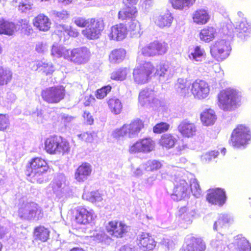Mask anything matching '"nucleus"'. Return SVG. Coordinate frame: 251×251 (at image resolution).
Instances as JSON below:
<instances>
[{
    "label": "nucleus",
    "mask_w": 251,
    "mask_h": 251,
    "mask_svg": "<svg viewBox=\"0 0 251 251\" xmlns=\"http://www.w3.org/2000/svg\"><path fill=\"white\" fill-rule=\"evenodd\" d=\"M77 136L79 139L90 143L96 140L98 137L97 133L95 131L91 132H84L80 134H78Z\"/></svg>",
    "instance_id": "54"
},
{
    "label": "nucleus",
    "mask_w": 251,
    "mask_h": 251,
    "mask_svg": "<svg viewBox=\"0 0 251 251\" xmlns=\"http://www.w3.org/2000/svg\"><path fill=\"white\" fill-rule=\"evenodd\" d=\"M217 119L215 112L211 109L204 110L201 114V120L205 126L213 125Z\"/></svg>",
    "instance_id": "35"
},
{
    "label": "nucleus",
    "mask_w": 251,
    "mask_h": 251,
    "mask_svg": "<svg viewBox=\"0 0 251 251\" xmlns=\"http://www.w3.org/2000/svg\"><path fill=\"white\" fill-rule=\"evenodd\" d=\"M91 20V19H86L81 17H75L73 19V22L76 25L80 27H86Z\"/></svg>",
    "instance_id": "59"
},
{
    "label": "nucleus",
    "mask_w": 251,
    "mask_h": 251,
    "mask_svg": "<svg viewBox=\"0 0 251 251\" xmlns=\"http://www.w3.org/2000/svg\"><path fill=\"white\" fill-rule=\"evenodd\" d=\"M177 141V138L175 135L170 133H166L161 136L159 144L163 148L170 149L174 147Z\"/></svg>",
    "instance_id": "36"
},
{
    "label": "nucleus",
    "mask_w": 251,
    "mask_h": 251,
    "mask_svg": "<svg viewBox=\"0 0 251 251\" xmlns=\"http://www.w3.org/2000/svg\"><path fill=\"white\" fill-rule=\"evenodd\" d=\"M105 229L109 235L116 237H122L127 232L128 227L122 222L113 221L108 223Z\"/></svg>",
    "instance_id": "18"
},
{
    "label": "nucleus",
    "mask_w": 251,
    "mask_h": 251,
    "mask_svg": "<svg viewBox=\"0 0 251 251\" xmlns=\"http://www.w3.org/2000/svg\"><path fill=\"white\" fill-rule=\"evenodd\" d=\"M33 24L39 30L47 31L50 27L51 22L47 16L41 14L33 19Z\"/></svg>",
    "instance_id": "28"
},
{
    "label": "nucleus",
    "mask_w": 251,
    "mask_h": 251,
    "mask_svg": "<svg viewBox=\"0 0 251 251\" xmlns=\"http://www.w3.org/2000/svg\"><path fill=\"white\" fill-rule=\"evenodd\" d=\"M45 149L50 154L60 155L68 153L70 150L69 142L61 136H51L45 142Z\"/></svg>",
    "instance_id": "3"
},
{
    "label": "nucleus",
    "mask_w": 251,
    "mask_h": 251,
    "mask_svg": "<svg viewBox=\"0 0 251 251\" xmlns=\"http://www.w3.org/2000/svg\"><path fill=\"white\" fill-rule=\"evenodd\" d=\"M155 147V142L151 138L147 137L139 139L130 145L128 151L130 153H148L153 151Z\"/></svg>",
    "instance_id": "11"
},
{
    "label": "nucleus",
    "mask_w": 251,
    "mask_h": 251,
    "mask_svg": "<svg viewBox=\"0 0 251 251\" xmlns=\"http://www.w3.org/2000/svg\"><path fill=\"white\" fill-rule=\"evenodd\" d=\"M154 48L155 55H159L165 54L167 50V44L165 42L154 41L152 42Z\"/></svg>",
    "instance_id": "51"
},
{
    "label": "nucleus",
    "mask_w": 251,
    "mask_h": 251,
    "mask_svg": "<svg viewBox=\"0 0 251 251\" xmlns=\"http://www.w3.org/2000/svg\"><path fill=\"white\" fill-rule=\"evenodd\" d=\"M111 90V87L110 85L103 86L97 90L95 94L96 97L98 99H102L107 95Z\"/></svg>",
    "instance_id": "58"
},
{
    "label": "nucleus",
    "mask_w": 251,
    "mask_h": 251,
    "mask_svg": "<svg viewBox=\"0 0 251 251\" xmlns=\"http://www.w3.org/2000/svg\"><path fill=\"white\" fill-rule=\"evenodd\" d=\"M43 99L49 103H56L63 100L65 96V88L57 86L46 88L42 91Z\"/></svg>",
    "instance_id": "9"
},
{
    "label": "nucleus",
    "mask_w": 251,
    "mask_h": 251,
    "mask_svg": "<svg viewBox=\"0 0 251 251\" xmlns=\"http://www.w3.org/2000/svg\"><path fill=\"white\" fill-rule=\"evenodd\" d=\"M235 244L237 245L240 251H251V246L249 241L242 235L235 237Z\"/></svg>",
    "instance_id": "41"
},
{
    "label": "nucleus",
    "mask_w": 251,
    "mask_h": 251,
    "mask_svg": "<svg viewBox=\"0 0 251 251\" xmlns=\"http://www.w3.org/2000/svg\"><path fill=\"white\" fill-rule=\"evenodd\" d=\"M179 132L185 137H191L195 135L197 127L195 124L187 120H183L180 122L177 127Z\"/></svg>",
    "instance_id": "21"
},
{
    "label": "nucleus",
    "mask_w": 251,
    "mask_h": 251,
    "mask_svg": "<svg viewBox=\"0 0 251 251\" xmlns=\"http://www.w3.org/2000/svg\"><path fill=\"white\" fill-rule=\"evenodd\" d=\"M12 77V73L9 69L0 67V86L9 83Z\"/></svg>",
    "instance_id": "42"
},
{
    "label": "nucleus",
    "mask_w": 251,
    "mask_h": 251,
    "mask_svg": "<svg viewBox=\"0 0 251 251\" xmlns=\"http://www.w3.org/2000/svg\"><path fill=\"white\" fill-rule=\"evenodd\" d=\"M66 178L63 174L56 176L51 181L49 188H51L53 193L58 198L65 196L69 191V187L66 184Z\"/></svg>",
    "instance_id": "14"
},
{
    "label": "nucleus",
    "mask_w": 251,
    "mask_h": 251,
    "mask_svg": "<svg viewBox=\"0 0 251 251\" xmlns=\"http://www.w3.org/2000/svg\"><path fill=\"white\" fill-rule=\"evenodd\" d=\"M68 60L77 65H84L90 60L91 53L88 48L82 47L70 50Z\"/></svg>",
    "instance_id": "10"
},
{
    "label": "nucleus",
    "mask_w": 251,
    "mask_h": 251,
    "mask_svg": "<svg viewBox=\"0 0 251 251\" xmlns=\"http://www.w3.org/2000/svg\"><path fill=\"white\" fill-rule=\"evenodd\" d=\"M170 125L164 122L156 124L153 128V131L155 133H160L166 131L169 128Z\"/></svg>",
    "instance_id": "61"
},
{
    "label": "nucleus",
    "mask_w": 251,
    "mask_h": 251,
    "mask_svg": "<svg viewBox=\"0 0 251 251\" xmlns=\"http://www.w3.org/2000/svg\"><path fill=\"white\" fill-rule=\"evenodd\" d=\"M91 172V165L87 163H83L76 170L75 179L78 182H83L90 176Z\"/></svg>",
    "instance_id": "26"
},
{
    "label": "nucleus",
    "mask_w": 251,
    "mask_h": 251,
    "mask_svg": "<svg viewBox=\"0 0 251 251\" xmlns=\"http://www.w3.org/2000/svg\"><path fill=\"white\" fill-rule=\"evenodd\" d=\"M137 12V9L135 7L127 6L126 8L120 11L118 13L119 18L122 20L130 18L134 16Z\"/></svg>",
    "instance_id": "43"
},
{
    "label": "nucleus",
    "mask_w": 251,
    "mask_h": 251,
    "mask_svg": "<svg viewBox=\"0 0 251 251\" xmlns=\"http://www.w3.org/2000/svg\"><path fill=\"white\" fill-rule=\"evenodd\" d=\"M138 244L144 251L152 250L155 246L154 240L146 232H142L137 238Z\"/></svg>",
    "instance_id": "23"
},
{
    "label": "nucleus",
    "mask_w": 251,
    "mask_h": 251,
    "mask_svg": "<svg viewBox=\"0 0 251 251\" xmlns=\"http://www.w3.org/2000/svg\"><path fill=\"white\" fill-rule=\"evenodd\" d=\"M251 139V133L250 128L245 125H238L232 131L230 144L234 148H245L249 144Z\"/></svg>",
    "instance_id": "4"
},
{
    "label": "nucleus",
    "mask_w": 251,
    "mask_h": 251,
    "mask_svg": "<svg viewBox=\"0 0 251 251\" xmlns=\"http://www.w3.org/2000/svg\"><path fill=\"white\" fill-rule=\"evenodd\" d=\"M210 245L216 251H228L225 238L220 233H217L216 237L211 240Z\"/></svg>",
    "instance_id": "31"
},
{
    "label": "nucleus",
    "mask_w": 251,
    "mask_h": 251,
    "mask_svg": "<svg viewBox=\"0 0 251 251\" xmlns=\"http://www.w3.org/2000/svg\"><path fill=\"white\" fill-rule=\"evenodd\" d=\"M48 49L47 44L43 42H37L35 47V50L39 53H44L48 50Z\"/></svg>",
    "instance_id": "62"
},
{
    "label": "nucleus",
    "mask_w": 251,
    "mask_h": 251,
    "mask_svg": "<svg viewBox=\"0 0 251 251\" xmlns=\"http://www.w3.org/2000/svg\"><path fill=\"white\" fill-rule=\"evenodd\" d=\"M218 155V152L211 151L206 152L201 156V160L204 163H208L213 159L215 158Z\"/></svg>",
    "instance_id": "60"
},
{
    "label": "nucleus",
    "mask_w": 251,
    "mask_h": 251,
    "mask_svg": "<svg viewBox=\"0 0 251 251\" xmlns=\"http://www.w3.org/2000/svg\"><path fill=\"white\" fill-rule=\"evenodd\" d=\"M205 55V52L204 49L200 46H197L192 50L189 55V57L192 61L201 62Z\"/></svg>",
    "instance_id": "40"
},
{
    "label": "nucleus",
    "mask_w": 251,
    "mask_h": 251,
    "mask_svg": "<svg viewBox=\"0 0 251 251\" xmlns=\"http://www.w3.org/2000/svg\"><path fill=\"white\" fill-rule=\"evenodd\" d=\"M154 70V67L149 62H145L142 65L137 66L134 70L133 75L134 81L138 84L147 82L150 75Z\"/></svg>",
    "instance_id": "13"
},
{
    "label": "nucleus",
    "mask_w": 251,
    "mask_h": 251,
    "mask_svg": "<svg viewBox=\"0 0 251 251\" xmlns=\"http://www.w3.org/2000/svg\"><path fill=\"white\" fill-rule=\"evenodd\" d=\"M217 98V104L221 110L231 111L240 105L242 96L237 90L228 88L221 91Z\"/></svg>",
    "instance_id": "1"
},
{
    "label": "nucleus",
    "mask_w": 251,
    "mask_h": 251,
    "mask_svg": "<svg viewBox=\"0 0 251 251\" xmlns=\"http://www.w3.org/2000/svg\"><path fill=\"white\" fill-rule=\"evenodd\" d=\"M34 234L36 238L42 241L45 242L49 238L50 231L48 229L44 226H40L35 229Z\"/></svg>",
    "instance_id": "47"
},
{
    "label": "nucleus",
    "mask_w": 251,
    "mask_h": 251,
    "mask_svg": "<svg viewBox=\"0 0 251 251\" xmlns=\"http://www.w3.org/2000/svg\"><path fill=\"white\" fill-rule=\"evenodd\" d=\"M9 116L6 114H0V131H5L9 128Z\"/></svg>",
    "instance_id": "56"
},
{
    "label": "nucleus",
    "mask_w": 251,
    "mask_h": 251,
    "mask_svg": "<svg viewBox=\"0 0 251 251\" xmlns=\"http://www.w3.org/2000/svg\"><path fill=\"white\" fill-rule=\"evenodd\" d=\"M96 217L93 210L87 209L83 206L77 208L75 219L80 224H87L93 221Z\"/></svg>",
    "instance_id": "19"
},
{
    "label": "nucleus",
    "mask_w": 251,
    "mask_h": 251,
    "mask_svg": "<svg viewBox=\"0 0 251 251\" xmlns=\"http://www.w3.org/2000/svg\"><path fill=\"white\" fill-rule=\"evenodd\" d=\"M104 24L100 19L91 18L87 26L81 31L82 34L89 40H96L100 37L104 29Z\"/></svg>",
    "instance_id": "8"
},
{
    "label": "nucleus",
    "mask_w": 251,
    "mask_h": 251,
    "mask_svg": "<svg viewBox=\"0 0 251 251\" xmlns=\"http://www.w3.org/2000/svg\"><path fill=\"white\" fill-rule=\"evenodd\" d=\"M235 27L238 37L244 39L250 33L251 25L246 18H243L240 21L236 23Z\"/></svg>",
    "instance_id": "24"
},
{
    "label": "nucleus",
    "mask_w": 251,
    "mask_h": 251,
    "mask_svg": "<svg viewBox=\"0 0 251 251\" xmlns=\"http://www.w3.org/2000/svg\"><path fill=\"white\" fill-rule=\"evenodd\" d=\"M217 35V30L212 26H206L201 30L199 33L200 40L205 43L212 41Z\"/></svg>",
    "instance_id": "34"
},
{
    "label": "nucleus",
    "mask_w": 251,
    "mask_h": 251,
    "mask_svg": "<svg viewBox=\"0 0 251 251\" xmlns=\"http://www.w3.org/2000/svg\"><path fill=\"white\" fill-rule=\"evenodd\" d=\"M129 70L126 68H120L113 71L110 75V78L116 81H123L126 78Z\"/></svg>",
    "instance_id": "45"
},
{
    "label": "nucleus",
    "mask_w": 251,
    "mask_h": 251,
    "mask_svg": "<svg viewBox=\"0 0 251 251\" xmlns=\"http://www.w3.org/2000/svg\"><path fill=\"white\" fill-rule=\"evenodd\" d=\"M126 54V51L123 49L114 50L109 55V61L112 64L119 63L124 60Z\"/></svg>",
    "instance_id": "38"
},
{
    "label": "nucleus",
    "mask_w": 251,
    "mask_h": 251,
    "mask_svg": "<svg viewBox=\"0 0 251 251\" xmlns=\"http://www.w3.org/2000/svg\"><path fill=\"white\" fill-rule=\"evenodd\" d=\"M174 188L171 198L175 201H180L186 197L190 193L189 185L185 177H176L174 182Z\"/></svg>",
    "instance_id": "12"
},
{
    "label": "nucleus",
    "mask_w": 251,
    "mask_h": 251,
    "mask_svg": "<svg viewBox=\"0 0 251 251\" xmlns=\"http://www.w3.org/2000/svg\"><path fill=\"white\" fill-rule=\"evenodd\" d=\"M196 0H168L172 8L179 11L187 10L191 7Z\"/></svg>",
    "instance_id": "33"
},
{
    "label": "nucleus",
    "mask_w": 251,
    "mask_h": 251,
    "mask_svg": "<svg viewBox=\"0 0 251 251\" xmlns=\"http://www.w3.org/2000/svg\"><path fill=\"white\" fill-rule=\"evenodd\" d=\"M20 24L22 29H25L28 34H30L32 31V28L29 24V22L27 20H21Z\"/></svg>",
    "instance_id": "63"
},
{
    "label": "nucleus",
    "mask_w": 251,
    "mask_h": 251,
    "mask_svg": "<svg viewBox=\"0 0 251 251\" xmlns=\"http://www.w3.org/2000/svg\"><path fill=\"white\" fill-rule=\"evenodd\" d=\"M209 65L211 68L209 69V72H214L216 74V77L218 78H222L224 76V72L221 70L220 65L218 63H213L210 62L206 63Z\"/></svg>",
    "instance_id": "55"
},
{
    "label": "nucleus",
    "mask_w": 251,
    "mask_h": 251,
    "mask_svg": "<svg viewBox=\"0 0 251 251\" xmlns=\"http://www.w3.org/2000/svg\"><path fill=\"white\" fill-rule=\"evenodd\" d=\"M144 126L142 120L136 119L129 124H125L121 127L115 129L113 132V136L117 139L124 137L135 138L138 136Z\"/></svg>",
    "instance_id": "6"
},
{
    "label": "nucleus",
    "mask_w": 251,
    "mask_h": 251,
    "mask_svg": "<svg viewBox=\"0 0 251 251\" xmlns=\"http://www.w3.org/2000/svg\"><path fill=\"white\" fill-rule=\"evenodd\" d=\"M70 49H67L64 47L57 44L54 43L51 49V55L54 57H63L68 60L69 58Z\"/></svg>",
    "instance_id": "32"
},
{
    "label": "nucleus",
    "mask_w": 251,
    "mask_h": 251,
    "mask_svg": "<svg viewBox=\"0 0 251 251\" xmlns=\"http://www.w3.org/2000/svg\"><path fill=\"white\" fill-rule=\"evenodd\" d=\"M162 167V163L157 160H149L143 164L144 170L147 172L156 171Z\"/></svg>",
    "instance_id": "44"
},
{
    "label": "nucleus",
    "mask_w": 251,
    "mask_h": 251,
    "mask_svg": "<svg viewBox=\"0 0 251 251\" xmlns=\"http://www.w3.org/2000/svg\"><path fill=\"white\" fill-rule=\"evenodd\" d=\"M61 116V122L65 126L68 125L74 119V117L66 114H62Z\"/></svg>",
    "instance_id": "64"
},
{
    "label": "nucleus",
    "mask_w": 251,
    "mask_h": 251,
    "mask_svg": "<svg viewBox=\"0 0 251 251\" xmlns=\"http://www.w3.org/2000/svg\"><path fill=\"white\" fill-rule=\"evenodd\" d=\"M43 215L42 208L35 202L23 201L18 205V216L22 220L38 221L41 219Z\"/></svg>",
    "instance_id": "2"
},
{
    "label": "nucleus",
    "mask_w": 251,
    "mask_h": 251,
    "mask_svg": "<svg viewBox=\"0 0 251 251\" xmlns=\"http://www.w3.org/2000/svg\"><path fill=\"white\" fill-rule=\"evenodd\" d=\"M18 9L22 13H27L32 9L33 3L32 0H16Z\"/></svg>",
    "instance_id": "46"
},
{
    "label": "nucleus",
    "mask_w": 251,
    "mask_h": 251,
    "mask_svg": "<svg viewBox=\"0 0 251 251\" xmlns=\"http://www.w3.org/2000/svg\"><path fill=\"white\" fill-rule=\"evenodd\" d=\"M155 75L162 83L168 81L173 75V72L168 65L160 64L156 68Z\"/></svg>",
    "instance_id": "27"
},
{
    "label": "nucleus",
    "mask_w": 251,
    "mask_h": 251,
    "mask_svg": "<svg viewBox=\"0 0 251 251\" xmlns=\"http://www.w3.org/2000/svg\"><path fill=\"white\" fill-rule=\"evenodd\" d=\"M58 31L65 32L70 36L76 37L79 34L78 30L71 26L60 25L58 27Z\"/></svg>",
    "instance_id": "52"
},
{
    "label": "nucleus",
    "mask_w": 251,
    "mask_h": 251,
    "mask_svg": "<svg viewBox=\"0 0 251 251\" xmlns=\"http://www.w3.org/2000/svg\"><path fill=\"white\" fill-rule=\"evenodd\" d=\"M194 214L193 210L188 211L186 207H183L179 211V217L187 224H190L192 222Z\"/></svg>",
    "instance_id": "48"
},
{
    "label": "nucleus",
    "mask_w": 251,
    "mask_h": 251,
    "mask_svg": "<svg viewBox=\"0 0 251 251\" xmlns=\"http://www.w3.org/2000/svg\"><path fill=\"white\" fill-rule=\"evenodd\" d=\"M107 103L111 113L115 115L121 113L123 109V104L119 99L112 98L109 99Z\"/></svg>",
    "instance_id": "39"
},
{
    "label": "nucleus",
    "mask_w": 251,
    "mask_h": 251,
    "mask_svg": "<svg viewBox=\"0 0 251 251\" xmlns=\"http://www.w3.org/2000/svg\"><path fill=\"white\" fill-rule=\"evenodd\" d=\"M90 238L96 243H108L110 240L109 236L105 233L101 227L96 228L90 232Z\"/></svg>",
    "instance_id": "30"
},
{
    "label": "nucleus",
    "mask_w": 251,
    "mask_h": 251,
    "mask_svg": "<svg viewBox=\"0 0 251 251\" xmlns=\"http://www.w3.org/2000/svg\"><path fill=\"white\" fill-rule=\"evenodd\" d=\"M138 100L141 106L148 109L156 106L158 102V100L154 98L153 92L148 89H144L140 92Z\"/></svg>",
    "instance_id": "16"
},
{
    "label": "nucleus",
    "mask_w": 251,
    "mask_h": 251,
    "mask_svg": "<svg viewBox=\"0 0 251 251\" xmlns=\"http://www.w3.org/2000/svg\"><path fill=\"white\" fill-rule=\"evenodd\" d=\"M129 30L133 34L140 36L141 35L140 23L138 21L132 20L129 24Z\"/></svg>",
    "instance_id": "57"
},
{
    "label": "nucleus",
    "mask_w": 251,
    "mask_h": 251,
    "mask_svg": "<svg viewBox=\"0 0 251 251\" xmlns=\"http://www.w3.org/2000/svg\"><path fill=\"white\" fill-rule=\"evenodd\" d=\"M175 87L177 92L182 96H185L188 93L186 80L183 78H178Z\"/></svg>",
    "instance_id": "50"
},
{
    "label": "nucleus",
    "mask_w": 251,
    "mask_h": 251,
    "mask_svg": "<svg viewBox=\"0 0 251 251\" xmlns=\"http://www.w3.org/2000/svg\"><path fill=\"white\" fill-rule=\"evenodd\" d=\"M226 199L225 191L221 188L209 189L206 195V200L209 203L221 206Z\"/></svg>",
    "instance_id": "17"
},
{
    "label": "nucleus",
    "mask_w": 251,
    "mask_h": 251,
    "mask_svg": "<svg viewBox=\"0 0 251 251\" xmlns=\"http://www.w3.org/2000/svg\"><path fill=\"white\" fill-rule=\"evenodd\" d=\"M211 56L218 61H221L226 58L231 50L230 43L225 39H219L210 47Z\"/></svg>",
    "instance_id": "7"
},
{
    "label": "nucleus",
    "mask_w": 251,
    "mask_h": 251,
    "mask_svg": "<svg viewBox=\"0 0 251 251\" xmlns=\"http://www.w3.org/2000/svg\"><path fill=\"white\" fill-rule=\"evenodd\" d=\"M141 55L147 57L155 56L152 42L143 47L140 51H139V54L137 59V61H140Z\"/></svg>",
    "instance_id": "49"
},
{
    "label": "nucleus",
    "mask_w": 251,
    "mask_h": 251,
    "mask_svg": "<svg viewBox=\"0 0 251 251\" xmlns=\"http://www.w3.org/2000/svg\"><path fill=\"white\" fill-rule=\"evenodd\" d=\"M48 170L47 162L41 158H35L32 159L29 165L27 166L26 174L33 178L39 183L44 180V175Z\"/></svg>",
    "instance_id": "5"
},
{
    "label": "nucleus",
    "mask_w": 251,
    "mask_h": 251,
    "mask_svg": "<svg viewBox=\"0 0 251 251\" xmlns=\"http://www.w3.org/2000/svg\"><path fill=\"white\" fill-rule=\"evenodd\" d=\"M210 18L209 12L204 8L199 9L195 11L192 14L194 23L199 25H204L208 23Z\"/></svg>",
    "instance_id": "29"
},
{
    "label": "nucleus",
    "mask_w": 251,
    "mask_h": 251,
    "mask_svg": "<svg viewBox=\"0 0 251 251\" xmlns=\"http://www.w3.org/2000/svg\"><path fill=\"white\" fill-rule=\"evenodd\" d=\"M191 92L195 98L202 100L208 96L210 87L206 81L197 79L191 84Z\"/></svg>",
    "instance_id": "15"
},
{
    "label": "nucleus",
    "mask_w": 251,
    "mask_h": 251,
    "mask_svg": "<svg viewBox=\"0 0 251 251\" xmlns=\"http://www.w3.org/2000/svg\"><path fill=\"white\" fill-rule=\"evenodd\" d=\"M127 29L126 25L123 24H117L110 28L108 35L110 39L115 41H122L127 34Z\"/></svg>",
    "instance_id": "20"
},
{
    "label": "nucleus",
    "mask_w": 251,
    "mask_h": 251,
    "mask_svg": "<svg viewBox=\"0 0 251 251\" xmlns=\"http://www.w3.org/2000/svg\"><path fill=\"white\" fill-rule=\"evenodd\" d=\"M82 198L98 206H102L104 205L105 201L103 198V195L99 191L86 192L84 191L82 195Z\"/></svg>",
    "instance_id": "25"
},
{
    "label": "nucleus",
    "mask_w": 251,
    "mask_h": 251,
    "mask_svg": "<svg viewBox=\"0 0 251 251\" xmlns=\"http://www.w3.org/2000/svg\"><path fill=\"white\" fill-rule=\"evenodd\" d=\"M173 19L172 13L167 11L166 13L154 16L153 21L157 26L163 28L170 27Z\"/></svg>",
    "instance_id": "22"
},
{
    "label": "nucleus",
    "mask_w": 251,
    "mask_h": 251,
    "mask_svg": "<svg viewBox=\"0 0 251 251\" xmlns=\"http://www.w3.org/2000/svg\"><path fill=\"white\" fill-rule=\"evenodd\" d=\"M16 30V25L13 22L0 18V34L11 35Z\"/></svg>",
    "instance_id": "37"
},
{
    "label": "nucleus",
    "mask_w": 251,
    "mask_h": 251,
    "mask_svg": "<svg viewBox=\"0 0 251 251\" xmlns=\"http://www.w3.org/2000/svg\"><path fill=\"white\" fill-rule=\"evenodd\" d=\"M189 187L191 188V191L193 195L196 198H199L201 195V189L195 178H191L190 180Z\"/></svg>",
    "instance_id": "53"
}]
</instances>
